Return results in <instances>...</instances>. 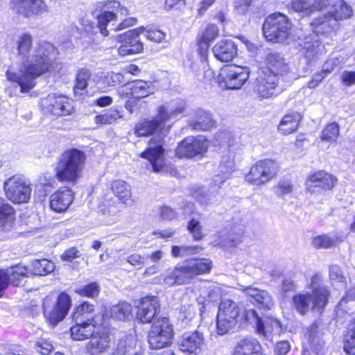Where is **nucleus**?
Here are the masks:
<instances>
[{
    "mask_svg": "<svg viewBox=\"0 0 355 355\" xmlns=\"http://www.w3.org/2000/svg\"><path fill=\"white\" fill-rule=\"evenodd\" d=\"M91 72L87 69H80L76 75L73 91L76 94H83L88 86V81L91 78Z\"/></svg>",
    "mask_w": 355,
    "mask_h": 355,
    "instance_id": "ea45409f",
    "label": "nucleus"
},
{
    "mask_svg": "<svg viewBox=\"0 0 355 355\" xmlns=\"http://www.w3.org/2000/svg\"><path fill=\"white\" fill-rule=\"evenodd\" d=\"M319 279L318 275L311 278V293L303 291L293 296L292 306L301 315H306L309 311L321 313L327 304L329 291L324 286H315Z\"/></svg>",
    "mask_w": 355,
    "mask_h": 355,
    "instance_id": "7ed1b4c3",
    "label": "nucleus"
},
{
    "mask_svg": "<svg viewBox=\"0 0 355 355\" xmlns=\"http://www.w3.org/2000/svg\"><path fill=\"white\" fill-rule=\"evenodd\" d=\"M240 309L230 299H223L218 307L216 329L219 335L227 334L236 324Z\"/></svg>",
    "mask_w": 355,
    "mask_h": 355,
    "instance_id": "9b49d317",
    "label": "nucleus"
},
{
    "mask_svg": "<svg viewBox=\"0 0 355 355\" xmlns=\"http://www.w3.org/2000/svg\"><path fill=\"white\" fill-rule=\"evenodd\" d=\"M204 345V336L198 331L185 332L179 340L180 349L190 354H198Z\"/></svg>",
    "mask_w": 355,
    "mask_h": 355,
    "instance_id": "5701e85b",
    "label": "nucleus"
},
{
    "mask_svg": "<svg viewBox=\"0 0 355 355\" xmlns=\"http://www.w3.org/2000/svg\"><path fill=\"white\" fill-rule=\"evenodd\" d=\"M44 112L57 116H68L74 112L73 103L70 99L62 95L49 94L41 101Z\"/></svg>",
    "mask_w": 355,
    "mask_h": 355,
    "instance_id": "ddd939ff",
    "label": "nucleus"
},
{
    "mask_svg": "<svg viewBox=\"0 0 355 355\" xmlns=\"http://www.w3.org/2000/svg\"><path fill=\"white\" fill-rule=\"evenodd\" d=\"M112 11H103L98 17V27L103 36H107L109 27L111 31H119L137 23L135 17H128L123 20V17L128 15V10L121 6L118 1H110L108 6Z\"/></svg>",
    "mask_w": 355,
    "mask_h": 355,
    "instance_id": "423d86ee",
    "label": "nucleus"
},
{
    "mask_svg": "<svg viewBox=\"0 0 355 355\" xmlns=\"http://www.w3.org/2000/svg\"><path fill=\"white\" fill-rule=\"evenodd\" d=\"M268 67L263 71H270L272 73L282 74L288 70V67L285 62L284 58L278 53H270L267 58Z\"/></svg>",
    "mask_w": 355,
    "mask_h": 355,
    "instance_id": "c9c22d12",
    "label": "nucleus"
},
{
    "mask_svg": "<svg viewBox=\"0 0 355 355\" xmlns=\"http://www.w3.org/2000/svg\"><path fill=\"white\" fill-rule=\"evenodd\" d=\"M140 156L147 159L150 162L154 172H159L164 166V155L162 137L159 135L150 139L149 147L141 153Z\"/></svg>",
    "mask_w": 355,
    "mask_h": 355,
    "instance_id": "2eb2a0df",
    "label": "nucleus"
},
{
    "mask_svg": "<svg viewBox=\"0 0 355 355\" xmlns=\"http://www.w3.org/2000/svg\"><path fill=\"white\" fill-rule=\"evenodd\" d=\"M186 102L184 100L179 99L172 102V103L168 106L161 105L158 107H163L167 118L166 122L168 121L171 117L177 116L182 113L186 108Z\"/></svg>",
    "mask_w": 355,
    "mask_h": 355,
    "instance_id": "37998d69",
    "label": "nucleus"
},
{
    "mask_svg": "<svg viewBox=\"0 0 355 355\" xmlns=\"http://www.w3.org/2000/svg\"><path fill=\"white\" fill-rule=\"evenodd\" d=\"M337 182L333 175L324 171H319L310 174L306 180V187L311 193L319 192L321 190H331Z\"/></svg>",
    "mask_w": 355,
    "mask_h": 355,
    "instance_id": "f3484780",
    "label": "nucleus"
},
{
    "mask_svg": "<svg viewBox=\"0 0 355 355\" xmlns=\"http://www.w3.org/2000/svg\"><path fill=\"white\" fill-rule=\"evenodd\" d=\"M123 76L121 73L107 72L104 77V83L110 87H114L123 82Z\"/></svg>",
    "mask_w": 355,
    "mask_h": 355,
    "instance_id": "bf43d9fd",
    "label": "nucleus"
},
{
    "mask_svg": "<svg viewBox=\"0 0 355 355\" xmlns=\"http://www.w3.org/2000/svg\"><path fill=\"white\" fill-rule=\"evenodd\" d=\"M329 278L333 282H343L345 277L338 266L332 265L330 266Z\"/></svg>",
    "mask_w": 355,
    "mask_h": 355,
    "instance_id": "e2e57ef3",
    "label": "nucleus"
},
{
    "mask_svg": "<svg viewBox=\"0 0 355 355\" xmlns=\"http://www.w3.org/2000/svg\"><path fill=\"white\" fill-rule=\"evenodd\" d=\"M91 340L87 343L86 349L91 355L103 353L108 346V336L104 332L95 331L90 336Z\"/></svg>",
    "mask_w": 355,
    "mask_h": 355,
    "instance_id": "c85d7f7f",
    "label": "nucleus"
},
{
    "mask_svg": "<svg viewBox=\"0 0 355 355\" xmlns=\"http://www.w3.org/2000/svg\"><path fill=\"white\" fill-rule=\"evenodd\" d=\"M95 318L94 306L88 302H84L78 306L73 315L75 322H87L91 324H96Z\"/></svg>",
    "mask_w": 355,
    "mask_h": 355,
    "instance_id": "2f4dec72",
    "label": "nucleus"
},
{
    "mask_svg": "<svg viewBox=\"0 0 355 355\" xmlns=\"http://www.w3.org/2000/svg\"><path fill=\"white\" fill-rule=\"evenodd\" d=\"M182 320H191L196 314V308L192 304L182 305L180 311Z\"/></svg>",
    "mask_w": 355,
    "mask_h": 355,
    "instance_id": "0e129e2a",
    "label": "nucleus"
},
{
    "mask_svg": "<svg viewBox=\"0 0 355 355\" xmlns=\"http://www.w3.org/2000/svg\"><path fill=\"white\" fill-rule=\"evenodd\" d=\"M280 329L279 322L274 318H261L257 327V332L266 338H270L273 333H278Z\"/></svg>",
    "mask_w": 355,
    "mask_h": 355,
    "instance_id": "e433bc0d",
    "label": "nucleus"
},
{
    "mask_svg": "<svg viewBox=\"0 0 355 355\" xmlns=\"http://www.w3.org/2000/svg\"><path fill=\"white\" fill-rule=\"evenodd\" d=\"M292 4L295 10L304 15L325 10L338 23L353 14L351 7L343 0H293Z\"/></svg>",
    "mask_w": 355,
    "mask_h": 355,
    "instance_id": "39448f33",
    "label": "nucleus"
},
{
    "mask_svg": "<svg viewBox=\"0 0 355 355\" xmlns=\"http://www.w3.org/2000/svg\"><path fill=\"white\" fill-rule=\"evenodd\" d=\"M141 34L139 28L127 31L116 36V40L121 43L119 48V53L122 56L129 54L138 53L143 50V44L139 35Z\"/></svg>",
    "mask_w": 355,
    "mask_h": 355,
    "instance_id": "a211bd4d",
    "label": "nucleus"
},
{
    "mask_svg": "<svg viewBox=\"0 0 355 355\" xmlns=\"http://www.w3.org/2000/svg\"><path fill=\"white\" fill-rule=\"evenodd\" d=\"M110 313L112 318L125 320L132 318V306L127 302H121L110 308Z\"/></svg>",
    "mask_w": 355,
    "mask_h": 355,
    "instance_id": "58836bf2",
    "label": "nucleus"
},
{
    "mask_svg": "<svg viewBox=\"0 0 355 355\" xmlns=\"http://www.w3.org/2000/svg\"><path fill=\"white\" fill-rule=\"evenodd\" d=\"M127 262L132 266L139 269L146 263V256H141L139 254H132L127 257Z\"/></svg>",
    "mask_w": 355,
    "mask_h": 355,
    "instance_id": "680f3d73",
    "label": "nucleus"
},
{
    "mask_svg": "<svg viewBox=\"0 0 355 355\" xmlns=\"http://www.w3.org/2000/svg\"><path fill=\"white\" fill-rule=\"evenodd\" d=\"M313 32L318 35H328L338 26V23L335 19L325 14L322 17H318L311 23Z\"/></svg>",
    "mask_w": 355,
    "mask_h": 355,
    "instance_id": "bb28decb",
    "label": "nucleus"
},
{
    "mask_svg": "<svg viewBox=\"0 0 355 355\" xmlns=\"http://www.w3.org/2000/svg\"><path fill=\"white\" fill-rule=\"evenodd\" d=\"M160 217L164 220H171L177 216L173 209L168 206H162L159 211Z\"/></svg>",
    "mask_w": 355,
    "mask_h": 355,
    "instance_id": "338daca9",
    "label": "nucleus"
},
{
    "mask_svg": "<svg viewBox=\"0 0 355 355\" xmlns=\"http://www.w3.org/2000/svg\"><path fill=\"white\" fill-rule=\"evenodd\" d=\"M12 9L26 17L41 15L48 11L44 0H12Z\"/></svg>",
    "mask_w": 355,
    "mask_h": 355,
    "instance_id": "6ab92c4d",
    "label": "nucleus"
},
{
    "mask_svg": "<svg viewBox=\"0 0 355 355\" xmlns=\"http://www.w3.org/2000/svg\"><path fill=\"white\" fill-rule=\"evenodd\" d=\"M130 95L135 98H145L154 92L151 83L137 80L130 87Z\"/></svg>",
    "mask_w": 355,
    "mask_h": 355,
    "instance_id": "4c0bfd02",
    "label": "nucleus"
},
{
    "mask_svg": "<svg viewBox=\"0 0 355 355\" xmlns=\"http://www.w3.org/2000/svg\"><path fill=\"white\" fill-rule=\"evenodd\" d=\"M159 311V304L157 297L146 296L141 300L136 317L142 323H150Z\"/></svg>",
    "mask_w": 355,
    "mask_h": 355,
    "instance_id": "aec40b11",
    "label": "nucleus"
},
{
    "mask_svg": "<svg viewBox=\"0 0 355 355\" xmlns=\"http://www.w3.org/2000/svg\"><path fill=\"white\" fill-rule=\"evenodd\" d=\"M250 70L248 67L231 64L223 67L218 74V83L227 89H240L248 80Z\"/></svg>",
    "mask_w": 355,
    "mask_h": 355,
    "instance_id": "f8f14e48",
    "label": "nucleus"
},
{
    "mask_svg": "<svg viewBox=\"0 0 355 355\" xmlns=\"http://www.w3.org/2000/svg\"><path fill=\"white\" fill-rule=\"evenodd\" d=\"M303 40L301 45H303L304 49L307 50V53H317L315 49L319 48L320 44L318 40V34L313 32V34L306 35Z\"/></svg>",
    "mask_w": 355,
    "mask_h": 355,
    "instance_id": "09e8293b",
    "label": "nucleus"
},
{
    "mask_svg": "<svg viewBox=\"0 0 355 355\" xmlns=\"http://www.w3.org/2000/svg\"><path fill=\"white\" fill-rule=\"evenodd\" d=\"M340 127L338 123L334 122L327 124L323 129L321 135V140L324 141H334L339 135Z\"/></svg>",
    "mask_w": 355,
    "mask_h": 355,
    "instance_id": "49530a36",
    "label": "nucleus"
},
{
    "mask_svg": "<svg viewBox=\"0 0 355 355\" xmlns=\"http://www.w3.org/2000/svg\"><path fill=\"white\" fill-rule=\"evenodd\" d=\"M341 81L345 86L355 84V71H344L341 74Z\"/></svg>",
    "mask_w": 355,
    "mask_h": 355,
    "instance_id": "774afa93",
    "label": "nucleus"
},
{
    "mask_svg": "<svg viewBox=\"0 0 355 355\" xmlns=\"http://www.w3.org/2000/svg\"><path fill=\"white\" fill-rule=\"evenodd\" d=\"M73 194L71 189L61 188L50 196V207L55 212H64L73 202Z\"/></svg>",
    "mask_w": 355,
    "mask_h": 355,
    "instance_id": "b1692460",
    "label": "nucleus"
},
{
    "mask_svg": "<svg viewBox=\"0 0 355 355\" xmlns=\"http://www.w3.org/2000/svg\"><path fill=\"white\" fill-rule=\"evenodd\" d=\"M80 255V252L76 247H71L64 251L61 259L64 261L71 262L74 259L79 258Z\"/></svg>",
    "mask_w": 355,
    "mask_h": 355,
    "instance_id": "052dcab7",
    "label": "nucleus"
},
{
    "mask_svg": "<svg viewBox=\"0 0 355 355\" xmlns=\"http://www.w3.org/2000/svg\"><path fill=\"white\" fill-rule=\"evenodd\" d=\"M85 153L77 148L64 150L57 157L55 177L61 182L75 184L80 178L86 162Z\"/></svg>",
    "mask_w": 355,
    "mask_h": 355,
    "instance_id": "f03ea898",
    "label": "nucleus"
},
{
    "mask_svg": "<svg viewBox=\"0 0 355 355\" xmlns=\"http://www.w3.org/2000/svg\"><path fill=\"white\" fill-rule=\"evenodd\" d=\"M293 184L290 180H281L275 187V192L278 196H283L293 191Z\"/></svg>",
    "mask_w": 355,
    "mask_h": 355,
    "instance_id": "5fc2aeb1",
    "label": "nucleus"
},
{
    "mask_svg": "<svg viewBox=\"0 0 355 355\" xmlns=\"http://www.w3.org/2000/svg\"><path fill=\"white\" fill-rule=\"evenodd\" d=\"M173 330L167 318H157L154 321L148 336L150 349H159L168 347L172 343Z\"/></svg>",
    "mask_w": 355,
    "mask_h": 355,
    "instance_id": "1a4fd4ad",
    "label": "nucleus"
},
{
    "mask_svg": "<svg viewBox=\"0 0 355 355\" xmlns=\"http://www.w3.org/2000/svg\"><path fill=\"white\" fill-rule=\"evenodd\" d=\"M344 350L349 355H355V318L345 335Z\"/></svg>",
    "mask_w": 355,
    "mask_h": 355,
    "instance_id": "c03bdc74",
    "label": "nucleus"
},
{
    "mask_svg": "<svg viewBox=\"0 0 355 355\" xmlns=\"http://www.w3.org/2000/svg\"><path fill=\"white\" fill-rule=\"evenodd\" d=\"M75 292L81 296L94 297L98 295L99 289L98 284L93 282L83 287L76 288Z\"/></svg>",
    "mask_w": 355,
    "mask_h": 355,
    "instance_id": "603ef678",
    "label": "nucleus"
},
{
    "mask_svg": "<svg viewBox=\"0 0 355 355\" xmlns=\"http://www.w3.org/2000/svg\"><path fill=\"white\" fill-rule=\"evenodd\" d=\"M263 32L267 40L283 42L291 34V23L286 15L274 13L266 19L263 24Z\"/></svg>",
    "mask_w": 355,
    "mask_h": 355,
    "instance_id": "0eeeda50",
    "label": "nucleus"
},
{
    "mask_svg": "<svg viewBox=\"0 0 355 355\" xmlns=\"http://www.w3.org/2000/svg\"><path fill=\"white\" fill-rule=\"evenodd\" d=\"M32 273L35 275H45L55 269L53 262L47 260H35L32 263Z\"/></svg>",
    "mask_w": 355,
    "mask_h": 355,
    "instance_id": "a19ab883",
    "label": "nucleus"
},
{
    "mask_svg": "<svg viewBox=\"0 0 355 355\" xmlns=\"http://www.w3.org/2000/svg\"><path fill=\"white\" fill-rule=\"evenodd\" d=\"M242 291L263 307L271 309L274 306V301L266 291L259 290L252 286L243 287Z\"/></svg>",
    "mask_w": 355,
    "mask_h": 355,
    "instance_id": "7c9ffc66",
    "label": "nucleus"
},
{
    "mask_svg": "<svg viewBox=\"0 0 355 355\" xmlns=\"http://www.w3.org/2000/svg\"><path fill=\"white\" fill-rule=\"evenodd\" d=\"M95 324L87 322H76V325L71 327V336L75 340H86L94 334Z\"/></svg>",
    "mask_w": 355,
    "mask_h": 355,
    "instance_id": "f704fd0d",
    "label": "nucleus"
},
{
    "mask_svg": "<svg viewBox=\"0 0 355 355\" xmlns=\"http://www.w3.org/2000/svg\"><path fill=\"white\" fill-rule=\"evenodd\" d=\"M209 141L203 136L187 137L178 146V157L192 158L197 155L203 156L207 151Z\"/></svg>",
    "mask_w": 355,
    "mask_h": 355,
    "instance_id": "4468645a",
    "label": "nucleus"
},
{
    "mask_svg": "<svg viewBox=\"0 0 355 355\" xmlns=\"http://www.w3.org/2000/svg\"><path fill=\"white\" fill-rule=\"evenodd\" d=\"M111 189L121 203L126 206L132 204L131 187L126 182L121 180H114L111 184Z\"/></svg>",
    "mask_w": 355,
    "mask_h": 355,
    "instance_id": "c756f323",
    "label": "nucleus"
},
{
    "mask_svg": "<svg viewBox=\"0 0 355 355\" xmlns=\"http://www.w3.org/2000/svg\"><path fill=\"white\" fill-rule=\"evenodd\" d=\"M338 240L335 238H331L327 235H321L316 236L313 240V245L316 248H327L335 245Z\"/></svg>",
    "mask_w": 355,
    "mask_h": 355,
    "instance_id": "3c124183",
    "label": "nucleus"
},
{
    "mask_svg": "<svg viewBox=\"0 0 355 355\" xmlns=\"http://www.w3.org/2000/svg\"><path fill=\"white\" fill-rule=\"evenodd\" d=\"M235 169L234 153L227 150L221 157L218 166L219 174L214 180L215 184L220 185L224 182Z\"/></svg>",
    "mask_w": 355,
    "mask_h": 355,
    "instance_id": "a878e982",
    "label": "nucleus"
},
{
    "mask_svg": "<svg viewBox=\"0 0 355 355\" xmlns=\"http://www.w3.org/2000/svg\"><path fill=\"white\" fill-rule=\"evenodd\" d=\"M278 82L276 74L270 71H262L257 78L256 89L261 98H268L275 94Z\"/></svg>",
    "mask_w": 355,
    "mask_h": 355,
    "instance_id": "412c9836",
    "label": "nucleus"
},
{
    "mask_svg": "<svg viewBox=\"0 0 355 355\" xmlns=\"http://www.w3.org/2000/svg\"><path fill=\"white\" fill-rule=\"evenodd\" d=\"M279 166L270 159L257 162L245 175V180L250 184L261 187L273 180L277 175Z\"/></svg>",
    "mask_w": 355,
    "mask_h": 355,
    "instance_id": "6e6552de",
    "label": "nucleus"
},
{
    "mask_svg": "<svg viewBox=\"0 0 355 355\" xmlns=\"http://www.w3.org/2000/svg\"><path fill=\"white\" fill-rule=\"evenodd\" d=\"M219 35V29L215 24H209L204 30L201 39L207 42H211Z\"/></svg>",
    "mask_w": 355,
    "mask_h": 355,
    "instance_id": "13d9d810",
    "label": "nucleus"
},
{
    "mask_svg": "<svg viewBox=\"0 0 355 355\" xmlns=\"http://www.w3.org/2000/svg\"><path fill=\"white\" fill-rule=\"evenodd\" d=\"M139 31L141 34H144L148 40L155 42H160L165 37V34L159 30L147 31L144 27H141L139 28Z\"/></svg>",
    "mask_w": 355,
    "mask_h": 355,
    "instance_id": "4d7b16f0",
    "label": "nucleus"
},
{
    "mask_svg": "<svg viewBox=\"0 0 355 355\" xmlns=\"http://www.w3.org/2000/svg\"><path fill=\"white\" fill-rule=\"evenodd\" d=\"M187 230L192 234L195 240H200L202 239V225L198 220L194 218L191 219L188 223Z\"/></svg>",
    "mask_w": 355,
    "mask_h": 355,
    "instance_id": "864d4df0",
    "label": "nucleus"
},
{
    "mask_svg": "<svg viewBox=\"0 0 355 355\" xmlns=\"http://www.w3.org/2000/svg\"><path fill=\"white\" fill-rule=\"evenodd\" d=\"M297 284L294 280L290 278H285L282 281L279 295L282 298L287 297L291 293L295 291Z\"/></svg>",
    "mask_w": 355,
    "mask_h": 355,
    "instance_id": "6e6d98bb",
    "label": "nucleus"
},
{
    "mask_svg": "<svg viewBox=\"0 0 355 355\" xmlns=\"http://www.w3.org/2000/svg\"><path fill=\"white\" fill-rule=\"evenodd\" d=\"M15 45L18 60L9 66L6 76L9 81L17 84L21 93H28L35 86L36 78L49 71L56 51L49 42L34 45L29 33L19 34Z\"/></svg>",
    "mask_w": 355,
    "mask_h": 355,
    "instance_id": "f257e3e1",
    "label": "nucleus"
},
{
    "mask_svg": "<svg viewBox=\"0 0 355 355\" xmlns=\"http://www.w3.org/2000/svg\"><path fill=\"white\" fill-rule=\"evenodd\" d=\"M199 248L193 245H173L171 248V254L175 258H182L184 257L195 254L198 252Z\"/></svg>",
    "mask_w": 355,
    "mask_h": 355,
    "instance_id": "a18cd8bd",
    "label": "nucleus"
},
{
    "mask_svg": "<svg viewBox=\"0 0 355 355\" xmlns=\"http://www.w3.org/2000/svg\"><path fill=\"white\" fill-rule=\"evenodd\" d=\"M71 306V300L70 296L65 293H61L58 297L56 306L53 310L49 309L46 301L44 302V313L46 315H49L51 322L57 323L63 320L70 309Z\"/></svg>",
    "mask_w": 355,
    "mask_h": 355,
    "instance_id": "4be33fe9",
    "label": "nucleus"
},
{
    "mask_svg": "<svg viewBox=\"0 0 355 355\" xmlns=\"http://www.w3.org/2000/svg\"><path fill=\"white\" fill-rule=\"evenodd\" d=\"M215 121L210 114L202 110L194 112V118L189 121V125L194 130H209L214 126Z\"/></svg>",
    "mask_w": 355,
    "mask_h": 355,
    "instance_id": "cd10ccee",
    "label": "nucleus"
},
{
    "mask_svg": "<svg viewBox=\"0 0 355 355\" xmlns=\"http://www.w3.org/2000/svg\"><path fill=\"white\" fill-rule=\"evenodd\" d=\"M14 209L6 200L0 196V225H3L6 220L14 219Z\"/></svg>",
    "mask_w": 355,
    "mask_h": 355,
    "instance_id": "de8ad7c7",
    "label": "nucleus"
},
{
    "mask_svg": "<svg viewBox=\"0 0 355 355\" xmlns=\"http://www.w3.org/2000/svg\"><path fill=\"white\" fill-rule=\"evenodd\" d=\"M302 116L298 112L286 114L281 120L278 130L284 135L295 132L298 127Z\"/></svg>",
    "mask_w": 355,
    "mask_h": 355,
    "instance_id": "473e14b6",
    "label": "nucleus"
},
{
    "mask_svg": "<svg viewBox=\"0 0 355 355\" xmlns=\"http://www.w3.org/2000/svg\"><path fill=\"white\" fill-rule=\"evenodd\" d=\"M3 189L7 198L14 203H25L31 198L30 182L21 175L16 174L6 180Z\"/></svg>",
    "mask_w": 355,
    "mask_h": 355,
    "instance_id": "9d476101",
    "label": "nucleus"
},
{
    "mask_svg": "<svg viewBox=\"0 0 355 355\" xmlns=\"http://www.w3.org/2000/svg\"><path fill=\"white\" fill-rule=\"evenodd\" d=\"M261 345L254 338H244L239 341L234 355H259Z\"/></svg>",
    "mask_w": 355,
    "mask_h": 355,
    "instance_id": "72a5a7b5",
    "label": "nucleus"
},
{
    "mask_svg": "<svg viewBox=\"0 0 355 355\" xmlns=\"http://www.w3.org/2000/svg\"><path fill=\"white\" fill-rule=\"evenodd\" d=\"M166 114L163 107H157V115L152 119H144L137 123L135 132L138 136H147L165 130Z\"/></svg>",
    "mask_w": 355,
    "mask_h": 355,
    "instance_id": "dca6fc26",
    "label": "nucleus"
},
{
    "mask_svg": "<svg viewBox=\"0 0 355 355\" xmlns=\"http://www.w3.org/2000/svg\"><path fill=\"white\" fill-rule=\"evenodd\" d=\"M214 56L221 62H229L237 55V47L231 40H221L213 47Z\"/></svg>",
    "mask_w": 355,
    "mask_h": 355,
    "instance_id": "393cba45",
    "label": "nucleus"
},
{
    "mask_svg": "<svg viewBox=\"0 0 355 355\" xmlns=\"http://www.w3.org/2000/svg\"><path fill=\"white\" fill-rule=\"evenodd\" d=\"M120 112L117 110H109L103 114L94 117V122L99 125H110L121 118Z\"/></svg>",
    "mask_w": 355,
    "mask_h": 355,
    "instance_id": "79ce46f5",
    "label": "nucleus"
},
{
    "mask_svg": "<svg viewBox=\"0 0 355 355\" xmlns=\"http://www.w3.org/2000/svg\"><path fill=\"white\" fill-rule=\"evenodd\" d=\"M7 272L9 274L10 282L18 286L20 279L27 275L28 269L24 266H18L8 270Z\"/></svg>",
    "mask_w": 355,
    "mask_h": 355,
    "instance_id": "8fccbe9b",
    "label": "nucleus"
},
{
    "mask_svg": "<svg viewBox=\"0 0 355 355\" xmlns=\"http://www.w3.org/2000/svg\"><path fill=\"white\" fill-rule=\"evenodd\" d=\"M342 62V59L339 58H332L327 60L322 67V71L326 75L331 73L336 67L338 66Z\"/></svg>",
    "mask_w": 355,
    "mask_h": 355,
    "instance_id": "69168bd1",
    "label": "nucleus"
},
{
    "mask_svg": "<svg viewBox=\"0 0 355 355\" xmlns=\"http://www.w3.org/2000/svg\"><path fill=\"white\" fill-rule=\"evenodd\" d=\"M212 267L209 259H189L169 270L163 279L168 286L189 283L196 276L209 272Z\"/></svg>",
    "mask_w": 355,
    "mask_h": 355,
    "instance_id": "20e7f679",
    "label": "nucleus"
}]
</instances>
